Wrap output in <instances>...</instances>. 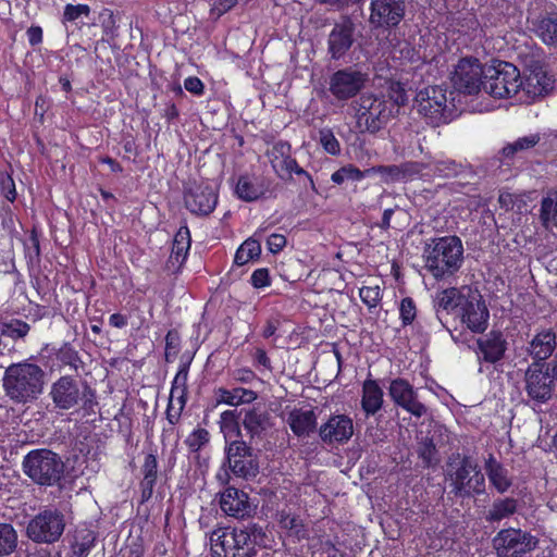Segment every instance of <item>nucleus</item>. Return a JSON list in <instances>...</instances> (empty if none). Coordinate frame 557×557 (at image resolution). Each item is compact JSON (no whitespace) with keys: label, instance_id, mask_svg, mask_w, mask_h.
Here are the masks:
<instances>
[{"label":"nucleus","instance_id":"1","mask_svg":"<svg viewBox=\"0 0 557 557\" xmlns=\"http://www.w3.org/2000/svg\"><path fill=\"white\" fill-rule=\"evenodd\" d=\"M264 533L252 524L245 529L219 528L210 534L212 557H256Z\"/></svg>","mask_w":557,"mask_h":557},{"label":"nucleus","instance_id":"2","mask_svg":"<svg viewBox=\"0 0 557 557\" xmlns=\"http://www.w3.org/2000/svg\"><path fill=\"white\" fill-rule=\"evenodd\" d=\"M424 268L436 280L455 274L462 265L463 245L455 235L430 239L423 250Z\"/></svg>","mask_w":557,"mask_h":557},{"label":"nucleus","instance_id":"3","mask_svg":"<svg viewBox=\"0 0 557 557\" xmlns=\"http://www.w3.org/2000/svg\"><path fill=\"white\" fill-rule=\"evenodd\" d=\"M44 383V370L27 361L9 366L3 377L7 395L18 403L36 399L42 393Z\"/></svg>","mask_w":557,"mask_h":557},{"label":"nucleus","instance_id":"4","mask_svg":"<svg viewBox=\"0 0 557 557\" xmlns=\"http://www.w3.org/2000/svg\"><path fill=\"white\" fill-rule=\"evenodd\" d=\"M446 474L456 496L470 497L485 492L484 474L471 457L453 454L447 462Z\"/></svg>","mask_w":557,"mask_h":557},{"label":"nucleus","instance_id":"5","mask_svg":"<svg viewBox=\"0 0 557 557\" xmlns=\"http://www.w3.org/2000/svg\"><path fill=\"white\" fill-rule=\"evenodd\" d=\"M23 469L35 483L50 486L62 478L64 463L55 453L37 449L26 455Z\"/></svg>","mask_w":557,"mask_h":557},{"label":"nucleus","instance_id":"6","mask_svg":"<svg viewBox=\"0 0 557 557\" xmlns=\"http://www.w3.org/2000/svg\"><path fill=\"white\" fill-rule=\"evenodd\" d=\"M521 75L517 66L508 62H499L485 69L483 89L494 98L519 99Z\"/></svg>","mask_w":557,"mask_h":557},{"label":"nucleus","instance_id":"7","mask_svg":"<svg viewBox=\"0 0 557 557\" xmlns=\"http://www.w3.org/2000/svg\"><path fill=\"white\" fill-rule=\"evenodd\" d=\"M65 525V516L61 510L47 508L28 522L26 534L35 543L52 544L60 540Z\"/></svg>","mask_w":557,"mask_h":557},{"label":"nucleus","instance_id":"8","mask_svg":"<svg viewBox=\"0 0 557 557\" xmlns=\"http://www.w3.org/2000/svg\"><path fill=\"white\" fill-rule=\"evenodd\" d=\"M393 114L392 104L380 97L363 95L357 109L358 125L370 133L380 131Z\"/></svg>","mask_w":557,"mask_h":557},{"label":"nucleus","instance_id":"9","mask_svg":"<svg viewBox=\"0 0 557 557\" xmlns=\"http://www.w3.org/2000/svg\"><path fill=\"white\" fill-rule=\"evenodd\" d=\"M537 540L520 529H505L493 539V547L498 557H518L533 550Z\"/></svg>","mask_w":557,"mask_h":557},{"label":"nucleus","instance_id":"10","mask_svg":"<svg viewBox=\"0 0 557 557\" xmlns=\"http://www.w3.org/2000/svg\"><path fill=\"white\" fill-rule=\"evenodd\" d=\"M485 69L475 58H463L451 74L454 87L468 95L478 94L485 81Z\"/></svg>","mask_w":557,"mask_h":557},{"label":"nucleus","instance_id":"11","mask_svg":"<svg viewBox=\"0 0 557 557\" xmlns=\"http://www.w3.org/2000/svg\"><path fill=\"white\" fill-rule=\"evenodd\" d=\"M269 161L278 177L286 180L292 177V174L305 175L312 189H315L314 182L310 174L300 168L297 161L292 157V147L286 141H277L267 152Z\"/></svg>","mask_w":557,"mask_h":557},{"label":"nucleus","instance_id":"12","mask_svg":"<svg viewBox=\"0 0 557 557\" xmlns=\"http://www.w3.org/2000/svg\"><path fill=\"white\" fill-rule=\"evenodd\" d=\"M226 459L232 472L240 478H253L259 471V465L251 447L244 441H232L225 447Z\"/></svg>","mask_w":557,"mask_h":557},{"label":"nucleus","instance_id":"13","mask_svg":"<svg viewBox=\"0 0 557 557\" xmlns=\"http://www.w3.org/2000/svg\"><path fill=\"white\" fill-rule=\"evenodd\" d=\"M461 322L474 333H482L488 324V310L478 292L467 289V295L459 308Z\"/></svg>","mask_w":557,"mask_h":557},{"label":"nucleus","instance_id":"14","mask_svg":"<svg viewBox=\"0 0 557 557\" xmlns=\"http://www.w3.org/2000/svg\"><path fill=\"white\" fill-rule=\"evenodd\" d=\"M404 0H371L369 22L373 27L397 26L405 16Z\"/></svg>","mask_w":557,"mask_h":557},{"label":"nucleus","instance_id":"15","mask_svg":"<svg viewBox=\"0 0 557 557\" xmlns=\"http://www.w3.org/2000/svg\"><path fill=\"white\" fill-rule=\"evenodd\" d=\"M389 396L397 406L416 418H421L428 413L426 406L418 398L417 389L404 379H395L391 382Z\"/></svg>","mask_w":557,"mask_h":557},{"label":"nucleus","instance_id":"16","mask_svg":"<svg viewBox=\"0 0 557 557\" xmlns=\"http://www.w3.org/2000/svg\"><path fill=\"white\" fill-rule=\"evenodd\" d=\"M554 85L552 76L543 66H532L521 77V88L518 101L529 102L547 94Z\"/></svg>","mask_w":557,"mask_h":557},{"label":"nucleus","instance_id":"17","mask_svg":"<svg viewBox=\"0 0 557 557\" xmlns=\"http://www.w3.org/2000/svg\"><path fill=\"white\" fill-rule=\"evenodd\" d=\"M366 75L351 69L335 72L330 79V91L338 100L355 97L364 86Z\"/></svg>","mask_w":557,"mask_h":557},{"label":"nucleus","instance_id":"18","mask_svg":"<svg viewBox=\"0 0 557 557\" xmlns=\"http://www.w3.org/2000/svg\"><path fill=\"white\" fill-rule=\"evenodd\" d=\"M544 363L533 362L525 371V391L528 395L539 403H545L553 394V380L548 372L543 371Z\"/></svg>","mask_w":557,"mask_h":557},{"label":"nucleus","instance_id":"19","mask_svg":"<svg viewBox=\"0 0 557 557\" xmlns=\"http://www.w3.org/2000/svg\"><path fill=\"white\" fill-rule=\"evenodd\" d=\"M186 208L194 214L207 215L213 211L218 203V196L213 186L209 184H195L184 196Z\"/></svg>","mask_w":557,"mask_h":557},{"label":"nucleus","instance_id":"20","mask_svg":"<svg viewBox=\"0 0 557 557\" xmlns=\"http://www.w3.org/2000/svg\"><path fill=\"white\" fill-rule=\"evenodd\" d=\"M354 435V421L346 414H333L319 428V436L325 444H344Z\"/></svg>","mask_w":557,"mask_h":557},{"label":"nucleus","instance_id":"21","mask_svg":"<svg viewBox=\"0 0 557 557\" xmlns=\"http://www.w3.org/2000/svg\"><path fill=\"white\" fill-rule=\"evenodd\" d=\"M355 24L350 18L336 23L327 38V52L332 60H339L351 48L355 38Z\"/></svg>","mask_w":557,"mask_h":557},{"label":"nucleus","instance_id":"22","mask_svg":"<svg viewBox=\"0 0 557 557\" xmlns=\"http://www.w3.org/2000/svg\"><path fill=\"white\" fill-rule=\"evenodd\" d=\"M188 366L182 364L177 371L170 392L166 419L171 424L178 422L186 405Z\"/></svg>","mask_w":557,"mask_h":557},{"label":"nucleus","instance_id":"23","mask_svg":"<svg viewBox=\"0 0 557 557\" xmlns=\"http://www.w3.org/2000/svg\"><path fill=\"white\" fill-rule=\"evenodd\" d=\"M188 366L182 364L177 371L170 392L166 419L171 424L178 422L186 405Z\"/></svg>","mask_w":557,"mask_h":557},{"label":"nucleus","instance_id":"24","mask_svg":"<svg viewBox=\"0 0 557 557\" xmlns=\"http://www.w3.org/2000/svg\"><path fill=\"white\" fill-rule=\"evenodd\" d=\"M424 170V164L420 162H404L401 164L379 165L367 169V173L379 174L385 184L405 182L418 177Z\"/></svg>","mask_w":557,"mask_h":557},{"label":"nucleus","instance_id":"25","mask_svg":"<svg viewBox=\"0 0 557 557\" xmlns=\"http://www.w3.org/2000/svg\"><path fill=\"white\" fill-rule=\"evenodd\" d=\"M419 97V111L423 113L432 122H441L445 119V111L447 109L446 91L438 87H428L424 91H420Z\"/></svg>","mask_w":557,"mask_h":557},{"label":"nucleus","instance_id":"26","mask_svg":"<svg viewBox=\"0 0 557 557\" xmlns=\"http://www.w3.org/2000/svg\"><path fill=\"white\" fill-rule=\"evenodd\" d=\"M50 396L58 408L66 410L78 404L82 394L76 381L62 376L52 384Z\"/></svg>","mask_w":557,"mask_h":557},{"label":"nucleus","instance_id":"27","mask_svg":"<svg viewBox=\"0 0 557 557\" xmlns=\"http://www.w3.org/2000/svg\"><path fill=\"white\" fill-rule=\"evenodd\" d=\"M220 506L227 516L235 518H244L250 512L247 494L234 487H227L221 494Z\"/></svg>","mask_w":557,"mask_h":557},{"label":"nucleus","instance_id":"28","mask_svg":"<svg viewBox=\"0 0 557 557\" xmlns=\"http://www.w3.org/2000/svg\"><path fill=\"white\" fill-rule=\"evenodd\" d=\"M556 333L552 329L537 332L529 344L528 351L535 360L543 363L549 358L556 348Z\"/></svg>","mask_w":557,"mask_h":557},{"label":"nucleus","instance_id":"29","mask_svg":"<svg viewBox=\"0 0 557 557\" xmlns=\"http://www.w3.org/2000/svg\"><path fill=\"white\" fill-rule=\"evenodd\" d=\"M268 190L263 177L257 175H240L235 186V194L244 201H255L261 198Z\"/></svg>","mask_w":557,"mask_h":557},{"label":"nucleus","instance_id":"30","mask_svg":"<svg viewBox=\"0 0 557 557\" xmlns=\"http://www.w3.org/2000/svg\"><path fill=\"white\" fill-rule=\"evenodd\" d=\"M287 423L297 436H308L317 425V417L312 410L294 409L288 413Z\"/></svg>","mask_w":557,"mask_h":557},{"label":"nucleus","instance_id":"31","mask_svg":"<svg viewBox=\"0 0 557 557\" xmlns=\"http://www.w3.org/2000/svg\"><path fill=\"white\" fill-rule=\"evenodd\" d=\"M243 426L251 438L260 437L270 426V416L258 408H251L245 411Z\"/></svg>","mask_w":557,"mask_h":557},{"label":"nucleus","instance_id":"32","mask_svg":"<svg viewBox=\"0 0 557 557\" xmlns=\"http://www.w3.org/2000/svg\"><path fill=\"white\" fill-rule=\"evenodd\" d=\"M485 471L491 484L499 493H505L511 486L507 469L491 454L485 460Z\"/></svg>","mask_w":557,"mask_h":557},{"label":"nucleus","instance_id":"33","mask_svg":"<svg viewBox=\"0 0 557 557\" xmlns=\"http://www.w3.org/2000/svg\"><path fill=\"white\" fill-rule=\"evenodd\" d=\"M215 395L218 404H225L233 407L250 404L258 397L255 391L244 387H235L232 389L219 387Z\"/></svg>","mask_w":557,"mask_h":557},{"label":"nucleus","instance_id":"34","mask_svg":"<svg viewBox=\"0 0 557 557\" xmlns=\"http://www.w3.org/2000/svg\"><path fill=\"white\" fill-rule=\"evenodd\" d=\"M383 404V391L373 380H366L362 387V409L367 414L376 413Z\"/></svg>","mask_w":557,"mask_h":557},{"label":"nucleus","instance_id":"35","mask_svg":"<svg viewBox=\"0 0 557 557\" xmlns=\"http://www.w3.org/2000/svg\"><path fill=\"white\" fill-rule=\"evenodd\" d=\"M190 248V233L187 226H182L175 234L169 262L173 267H181Z\"/></svg>","mask_w":557,"mask_h":557},{"label":"nucleus","instance_id":"36","mask_svg":"<svg viewBox=\"0 0 557 557\" xmlns=\"http://www.w3.org/2000/svg\"><path fill=\"white\" fill-rule=\"evenodd\" d=\"M481 354L484 360L488 362L498 361L505 352L506 346L499 333H490L485 339L478 342Z\"/></svg>","mask_w":557,"mask_h":557},{"label":"nucleus","instance_id":"37","mask_svg":"<svg viewBox=\"0 0 557 557\" xmlns=\"http://www.w3.org/2000/svg\"><path fill=\"white\" fill-rule=\"evenodd\" d=\"M238 418L239 414L236 410H225L220 416V429L227 445L232 441H240L242 432Z\"/></svg>","mask_w":557,"mask_h":557},{"label":"nucleus","instance_id":"38","mask_svg":"<svg viewBox=\"0 0 557 557\" xmlns=\"http://www.w3.org/2000/svg\"><path fill=\"white\" fill-rule=\"evenodd\" d=\"M467 289H457L455 287L446 288L437 293L435 304L438 308L450 311L461 307V302L466 298Z\"/></svg>","mask_w":557,"mask_h":557},{"label":"nucleus","instance_id":"39","mask_svg":"<svg viewBox=\"0 0 557 557\" xmlns=\"http://www.w3.org/2000/svg\"><path fill=\"white\" fill-rule=\"evenodd\" d=\"M278 522L280 527L287 532L288 536L294 537L296 541L308 537V530L299 517L283 511L280 515Z\"/></svg>","mask_w":557,"mask_h":557},{"label":"nucleus","instance_id":"40","mask_svg":"<svg viewBox=\"0 0 557 557\" xmlns=\"http://www.w3.org/2000/svg\"><path fill=\"white\" fill-rule=\"evenodd\" d=\"M260 253V243L253 238H248L237 249L234 262L237 265H244L250 262L251 260L258 259Z\"/></svg>","mask_w":557,"mask_h":557},{"label":"nucleus","instance_id":"41","mask_svg":"<svg viewBox=\"0 0 557 557\" xmlns=\"http://www.w3.org/2000/svg\"><path fill=\"white\" fill-rule=\"evenodd\" d=\"M536 33L546 45L557 46V14L543 17L537 24Z\"/></svg>","mask_w":557,"mask_h":557},{"label":"nucleus","instance_id":"42","mask_svg":"<svg viewBox=\"0 0 557 557\" xmlns=\"http://www.w3.org/2000/svg\"><path fill=\"white\" fill-rule=\"evenodd\" d=\"M540 141L539 134H531L524 137H520L515 141L507 144L503 148V154L507 158H512L522 153L523 151L530 150Z\"/></svg>","mask_w":557,"mask_h":557},{"label":"nucleus","instance_id":"43","mask_svg":"<svg viewBox=\"0 0 557 557\" xmlns=\"http://www.w3.org/2000/svg\"><path fill=\"white\" fill-rule=\"evenodd\" d=\"M17 546V533L12 524L0 523V557L9 556Z\"/></svg>","mask_w":557,"mask_h":557},{"label":"nucleus","instance_id":"44","mask_svg":"<svg viewBox=\"0 0 557 557\" xmlns=\"http://www.w3.org/2000/svg\"><path fill=\"white\" fill-rule=\"evenodd\" d=\"M517 509V503L513 498H505L494 502L486 519L488 521H500L511 516Z\"/></svg>","mask_w":557,"mask_h":557},{"label":"nucleus","instance_id":"45","mask_svg":"<svg viewBox=\"0 0 557 557\" xmlns=\"http://www.w3.org/2000/svg\"><path fill=\"white\" fill-rule=\"evenodd\" d=\"M540 219L545 227H557V197H544L541 202Z\"/></svg>","mask_w":557,"mask_h":557},{"label":"nucleus","instance_id":"46","mask_svg":"<svg viewBox=\"0 0 557 557\" xmlns=\"http://www.w3.org/2000/svg\"><path fill=\"white\" fill-rule=\"evenodd\" d=\"M158 472V461L154 455L149 454L145 458V462L143 466L144 479L141 485L144 487V492L148 491L149 495L152 493L153 485L157 480Z\"/></svg>","mask_w":557,"mask_h":557},{"label":"nucleus","instance_id":"47","mask_svg":"<svg viewBox=\"0 0 557 557\" xmlns=\"http://www.w3.org/2000/svg\"><path fill=\"white\" fill-rule=\"evenodd\" d=\"M368 175L370 174L367 173V170L360 171L358 168L349 164L335 171L332 174L331 180L333 183L341 185L346 181L359 182Z\"/></svg>","mask_w":557,"mask_h":557},{"label":"nucleus","instance_id":"48","mask_svg":"<svg viewBox=\"0 0 557 557\" xmlns=\"http://www.w3.org/2000/svg\"><path fill=\"white\" fill-rule=\"evenodd\" d=\"M29 325L22 320H11L2 325V334L13 339L23 338L29 332Z\"/></svg>","mask_w":557,"mask_h":557},{"label":"nucleus","instance_id":"49","mask_svg":"<svg viewBox=\"0 0 557 557\" xmlns=\"http://www.w3.org/2000/svg\"><path fill=\"white\" fill-rule=\"evenodd\" d=\"M90 8L87 4H66L64 8L62 23L76 22L82 17H88Z\"/></svg>","mask_w":557,"mask_h":557},{"label":"nucleus","instance_id":"50","mask_svg":"<svg viewBox=\"0 0 557 557\" xmlns=\"http://www.w3.org/2000/svg\"><path fill=\"white\" fill-rule=\"evenodd\" d=\"M319 141L323 149L333 156L341 152V145L330 128H323L319 132Z\"/></svg>","mask_w":557,"mask_h":557},{"label":"nucleus","instance_id":"51","mask_svg":"<svg viewBox=\"0 0 557 557\" xmlns=\"http://www.w3.org/2000/svg\"><path fill=\"white\" fill-rule=\"evenodd\" d=\"M210 440V434L206 429L195 430L186 440V445L191 451L200 450Z\"/></svg>","mask_w":557,"mask_h":557},{"label":"nucleus","instance_id":"52","mask_svg":"<svg viewBox=\"0 0 557 557\" xmlns=\"http://www.w3.org/2000/svg\"><path fill=\"white\" fill-rule=\"evenodd\" d=\"M388 97L389 100L387 101L392 104L393 108L394 106H404L408 101L407 91L400 83H391L388 87Z\"/></svg>","mask_w":557,"mask_h":557},{"label":"nucleus","instance_id":"53","mask_svg":"<svg viewBox=\"0 0 557 557\" xmlns=\"http://www.w3.org/2000/svg\"><path fill=\"white\" fill-rule=\"evenodd\" d=\"M359 296L364 305L374 308L381 300V289L379 286H363L359 290Z\"/></svg>","mask_w":557,"mask_h":557},{"label":"nucleus","instance_id":"54","mask_svg":"<svg viewBox=\"0 0 557 557\" xmlns=\"http://www.w3.org/2000/svg\"><path fill=\"white\" fill-rule=\"evenodd\" d=\"M399 315L403 322V325H409L413 322L417 315V309L413 300L409 297H406L401 300L399 306Z\"/></svg>","mask_w":557,"mask_h":557},{"label":"nucleus","instance_id":"55","mask_svg":"<svg viewBox=\"0 0 557 557\" xmlns=\"http://www.w3.org/2000/svg\"><path fill=\"white\" fill-rule=\"evenodd\" d=\"M418 454L426 465H431L435 459L436 454V444L434 440L425 437L422 442H420Z\"/></svg>","mask_w":557,"mask_h":557},{"label":"nucleus","instance_id":"56","mask_svg":"<svg viewBox=\"0 0 557 557\" xmlns=\"http://www.w3.org/2000/svg\"><path fill=\"white\" fill-rule=\"evenodd\" d=\"M58 360H60L63 364H67L73 369H77V363L79 361L77 352L69 345H63L57 355Z\"/></svg>","mask_w":557,"mask_h":557},{"label":"nucleus","instance_id":"57","mask_svg":"<svg viewBox=\"0 0 557 557\" xmlns=\"http://www.w3.org/2000/svg\"><path fill=\"white\" fill-rule=\"evenodd\" d=\"M460 165L453 160L438 161L435 164V172L440 176L450 177L456 176L460 172Z\"/></svg>","mask_w":557,"mask_h":557},{"label":"nucleus","instance_id":"58","mask_svg":"<svg viewBox=\"0 0 557 557\" xmlns=\"http://www.w3.org/2000/svg\"><path fill=\"white\" fill-rule=\"evenodd\" d=\"M251 284L256 288H262L270 284L268 269L261 268L253 271L250 277Z\"/></svg>","mask_w":557,"mask_h":557},{"label":"nucleus","instance_id":"59","mask_svg":"<svg viewBox=\"0 0 557 557\" xmlns=\"http://www.w3.org/2000/svg\"><path fill=\"white\" fill-rule=\"evenodd\" d=\"M232 377L235 382L248 384L256 380L257 375L249 368H239L232 372Z\"/></svg>","mask_w":557,"mask_h":557},{"label":"nucleus","instance_id":"60","mask_svg":"<svg viewBox=\"0 0 557 557\" xmlns=\"http://www.w3.org/2000/svg\"><path fill=\"white\" fill-rule=\"evenodd\" d=\"M184 87L190 94L200 96L203 94V83L196 76H189L184 81Z\"/></svg>","mask_w":557,"mask_h":557},{"label":"nucleus","instance_id":"61","mask_svg":"<svg viewBox=\"0 0 557 557\" xmlns=\"http://www.w3.org/2000/svg\"><path fill=\"white\" fill-rule=\"evenodd\" d=\"M267 245L271 252L277 253L285 247L286 238L284 235L275 233L269 236Z\"/></svg>","mask_w":557,"mask_h":557},{"label":"nucleus","instance_id":"62","mask_svg":"<svg viewBox=\"0 0 557 557\" xmlns=\"http://www.w3.org/2000/svg\"><path fill=\"white\" fill-rule=\"evenodd\" d=\"M237 3V0H218L211 11L216 16H221L224 13H226L228 10H231L233 7H235Z\"/></svg>","mask_w":557,"mask_h":557},{"label":"nucleus","instance_id":"63","mask_svg":"<svg viewBox=\"0 0 557 557\" xmlns=\"http://www.w3.org/2000/svg\"><path fill=\"white\" fill-rule=\"evenodd\" d=\"M28 41L32 46H36L42 40V29L39 26H32L27 29Z\"/></svg>","mask_w":557,"mask_h":557},{"label":"nucleus","instance_id":"64","mask_svg":"<svg viewBox=\"0 0 557 557\" xmlns=\"http://www.w3.org/2000/svg\"><path fill=\"white\" fill-rule=\"evenodd\" d=\"M109 324L113 327L122 329L127 325V318L121 313H113L109 318Z\"/></svg>","mask_w":557,"mask_h":557}]
</instances>
